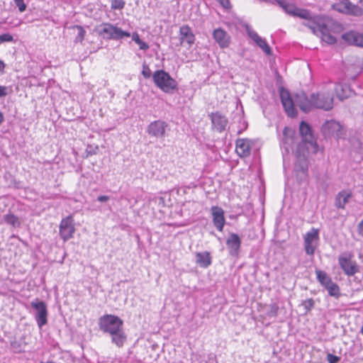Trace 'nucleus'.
<instances>
[{
    "label": "nucleus",
    "instance_id": "1",
    "mask_svg": "<svg viewBox=\"0 0 363 363\" xmlns=\"http://www.w3.org/2000/svg\"><path fill=\"white\" fill-rule=\"evenodd\" d=\"M330 84L327 86L323 88L321 90L312 93L308 98L306 94L302 93L296 94V104L303 112L308 113L311 111L313 108L323 109L324 111H329L333 107V95L330 92Z\"/></svg>",
    "mask_w": 363,
    "mask_h": 363
},
{
    "label": "nucleus",
    "instance_id": "2",
    "mask_svg": "<svg viewBox=\"0 0 363 363\" xmlns=\"http://www.w3.org/2000/svg\"><path fill=\"white\" fill-rule=\"evenodd\" d=\"M152 79L155 84L165 93L172 94L178 89L177 81L163 69L155 71L152 74Z\"/></svg>",
    "mask_w": 363,
    "mask_h": 363
},
{
    "label": "nucleus",
    "instance_id": "3",
    "mask_svg": "<svg viewBox=\"0 0 363 363\" xmlns=\"http://www.w3.org/2000/svg\"><path fill=\"white\" fill-rule=\"evenodd\" d=\"M99 329L109 335L123 328V320L117 315L106 314L99 319Z\"/></svg>",
    "mask_w": 363,
    "mask_h": 363
},
{
    "label": "nucleus",
    "instance_id": "4",
    "mask_svg": "<svg viewBox=\"0 0 363 363\" xmlns=\"http://www.w3.org/2000/svg\"><path fill=\"white\" fill-rule=\"evenodd\" d=\"M99 34L104 39L114 40H121L125 37L130 36V33L129 32L123 30L121 28H118L110 23H101L100 25Z\"/></svg>",
    "mask_w": 363,
    "mask_h": 363
},
{
    "label": "nucleus",
    "instance_id": "5",
    "mask_svg": "<svg viewBox=\"0 0 363 363\" xmlns=\"http://www.w3.org/2000/svg\"><path fill=\"white\" fill-rule=\"evenodd\" d=\"M321 131L325 138L334 137L338 139L345 135L343 127L335 120L325 121L322 125Z\"/></svg>",
    "mask_w": 363,
    "mask_h": 363
},
{
    "label": "nucleus",
    "instance_id": "6",
    "mask_svg": "<svg viewBox=\"0 0 363 363\" xmlns=\"http://www.w3.org/2000/svg\"><path fill=\"white\" fill-rule=\"evenodd\" d=\"M278 5L289 15L303 19L311 18V12L304 9L298 8L294 4L285 0H278Z\"/></svg>",
    "mask_w": 363,
    "mask_h": 363
},
{
    "label": "nucleus",
    "instance_id": "7",
    "mask_svg": "<svg viewBox=\"0 0 363 363\" xmlns=\"http://www.w3.org/2000/svg\"><path fill=\"white\" fill-rule=\"evenodd\" d=\"M319 240L318 229L313 228L304 236V249L308 255H313Z\"/></svg>",
    "mask_w": 363,
    "mask_h": 363
},
{
    "label": "nucleus",
    "instance_id": "8",
    "mask_svg": "<svg viewBox=\"0 0 363 363\" xmlns=\"http://www.w3.org/2000/svg\"><path fill=\"white\" fill-rule=\"evenodd\" d=\"M31 306L35 310V319L39 328H42L48 323V309L46 304L43 301L31 302Z\"/></svg>",
    "mask_w": 363,
    "mask_h": 363
},
{
    "label": "nucleus",
    "instance_id": "9",
    "mask_svg": "<svg viewBox=\"0 0 363 363\" xmlns=\"http://www.w3.org/2000/svg\"><path fill=\"white\" fill-rule=\"evenodd\" d=\"M60 235L65 241H67L73 237L75 232L74 219L72 216H68L62 219L60 223Z\"/></svg>",
    "mask_w": 363,
    "mask_h": 363
},
{
    "label": "nucleus",
    "instance_id": "10",
    "mask_svg": "<svg viewBox=\"0 0 363 363\" xmlns=\"http://www.w3.org/2000/svg\"><path fill=\"white\" fill-rule=\"evenodd\" d=\"M279 94L281 104L288 116L294 118L297 115L294 102L288 90L284 87L279 89Z\"/></svg>",
    "mask_w": 363,
    "mask_h": 363
},
{
    "label": "nucleus",
    "instance_id": "11",
    "mask_svg": "<svg viewBox=\"0 0 363 363\" xmlns=\"http://www.w3.org/2000/svg\"><path fill=\"white\" fill-rule=\"evenodd\" d=\"M296 160L294 164V172L296 174L298 182H304L308 178V160L306 156L296 157Z\"/></svg>",
    "mask_w": 363,
    "mask_h": 363
},
{
    "label": "nucleus",
    "instance_id": "12",
    "mask_svg": "<svg viewBox=\"0 0 363 363\" xmlns=\"http://www.w3.org/2000/svg\"><path fill=\"white\" fill-rule=\"evenodd\" d=\"M168 126L167 123L164 121H155L148 125L147 132L152 137L164 138L166 135V130Z\"/></svg>",
    "mask_w": 363,
    "mask_h": 363
},
{
    "label": "nucleus",
    "instance_id": "13",
    "mask_svg": "<svg viewBox=\"0 0 363 363\" xmlns=\"http://www.w3.org/2000/svg\"><path fill=\"white\" fill-rule=\"evenodd\" d=\"M241 243V239L238 234L235 233H230L226 240V245L230 256L238 257L240 252Z\"/></svg>",
    "mask_w": 363,
    "mask_h": 363
},
{
    "label": "nucleus",
    "instance_id": "14",
    "mask_svg": "<svg viewBox=\"0 0 363 363\" xmlns=\"http://www.w3.org/2000/svg\"><path fill=\"white\" fill-rule=\"evenodd\" d=\"M212 123V127L216 131L221 133L225 130L228 123V118L219 112L211 113L209 114Z\"/></svg>",
    "mask_w": 363,
    "mask_h": 363
},
{
    "label": "nucleus",
    "instance_id": "15",
    "mask_svg": "<svg viewBox=\"0 0 363 363\" xmlns=\"http://www.w3.org/2000/svg\"><path fill=\"white\" fill-rule=\"evenodd\" d=\"M338 262L344 273L347 276H353L358 271L356 263L350 257L340 256L338 257Z\"/></svg>",
    "mask_w": 363,
    "mask_h": 363
},
{
    "label": "nucleus",
    "instance_id": "16",
    "mask_svg": "<svg viewBox=\"0 0 363 363\" xmlns=\"http://www.w3.org/2000/svg\"><path fill=\"white\" fill-rule=\"evenodd\" d=\"M211 211L214 226L218 231L222 232L225 223L224 211L218 206H212Z\"/></svg>",
    "mask_w": 363,
    "mask_h": 363
},
{
    "label": "nucleus",
    "instance_id": "17",
    "mask_svg": "<svg viewBox=\"0 0 363 363\" xmlns=\"http://www.w3.org/2000/svg\"><path fill=\"white\" fill-rule=\"evenodd\" d=\"M342 39L350 45L363 48V33L350 30L342 35Z\"/></svg>",
    "mask_w": 363,
    "mask_h": 363
},
{
    "label": "nucleus",
    "instance_id": "18",
    "mask_svg": "<svg viewBox=\"0 0 363 363\" xmlns=\"http://www.w3.org/2000/svg\"><path fill=\"white\" fill-rule=\"evenodd\" d=\"M294 131L288 127H285L283 130V139L281 142V147L284 150L283 155L288 154L292 148V145L294 143Z\"/></svg>",
    "mask_w": 363,
    "mask_h": 363
},
{
    "label": "nucleus",
    "instance_id": "19",
    "mask_svg": "<svg viewBox=\"0 0 363 363\" xmlns=\"http://www.w3.org/2000/svg\"><path fill=\"white\" fill-rule=\"evenodd\" d=\"M252 141L247 138H240L236 140L235 151L241 157H246L250 155Z\"/></svg>",
    "mask_w": 363,
    "mask_h": 363
},
{
    "label": "nucleus",
    "instance_id": "20",
    "mask_svg": "<svg viewBox=\"0 0 363 363\" xmlns=\"http://www.w3.org/2000/svg\"><path fill=\"white\" fill-rule=\"evenodd\" d=\"M299 132L303 141L308 143L315 149L318 147L316 142L314 140L311 128L306 122H301Z\"/></svg>",
    "mask_w": 363,
    "mask_h": 363
},
{
    "label": "nucleus",
    "instance_id": "21",
    "mask_svg": "<svg viewBox=\"0 0 363 363\" xmlns=\"http://www.w3.org/2000/svg\"><path fill=\"white\" fill-rule=\"evenodd\" d=\"M179 40L181 45L186 43L189 47L194 43L195 35L189 26L184 25L180 27Z\"/></svg>",
    "mask_w": 363,
    "mask_h": 363
},
{
    "label": "nucleus",
    "instance_id": "22",
    "mask_svg": "<svg viewBox=\"0 0 363 363\" xmlns=\"http://www.w3.org/2000/svg\"><path fill=\"white\" fill-rule=\"evenodd\" d=\"M334 89L336 94V96L340 101H343L346 99L351 97L354 93L350 86L347 84L343 83H335L334 84Z\"/></svg>",
    "mask_w": 363,
    "mask_h": 363
},
{
    "label": "nucleus",
    "instance_id": "23",
    "mask_svg": "<svg viewBox=\"0 0 363 363\" xmlns=\"http://www.w3.org/2000/svg\"><path fill=\"white\" fill-rule=\"evenodd\" d=\"M213 37L216 42L222 48H228L230 43V37L222 28H217L213 32Z\"/></svg>",
    "mask_w": 363,
    "mask_h": 363
},
{
    "label": "nucleus",
    "instance_id": "24",
    "mask_svg": "<svg viewBox=\"0 0 363 363\" xmlns=\"http://www.w3.org/2000/svg\"><path fill=\"white\" fill-rule=\"evenodd\" d=\"M306 20L308 21L304 22L303 24L310 28L313 33L316 35H318L320 31H321L322 27L325 25L324 23L320 22V18L317 15L312 16L311 13V18Z\"/></svg>",
    "mask_w": 363,
    "mask_h": 363
},
{
    "label": "nucleus",
    "instance_id": "25",
    "mask_svg": "<svg viewBox=\"0 0 363 363\" xmlns=\"http://www.w3.org/2000/svg\"><path fill=\"white\" fill-rule=\"evenodd\" d=\"M195 262L201 268H208L212 264V257L208 251L196 252Z\"/></svg>",
    "mask_w": 363,
    "mask_h": 363
},
{
    "label": "nucleus",
    "instance_id": "26",
    "mask_svg": "<svg viewBox=\"0 0 363 363\" xmlns=\"http://www.w3.org/2000/svg\"><path fill=\"white\" fill-rule=\"evenodd\" d=\"M110 336L111 343L118 348L123 347L128 340L127 334L125 333L123 328L118 331L111 334Z\"/></svg>",
    "mask_w": 363,
    "mask_h": 363
},
{
    "label": "nucleus",
    "instance_id": "27",
    "mask_svg": "<svg viewBox=\"0 0 363 363\" xmlns=\"http://www.w3.org/2000/svg\"><path fill=\"white\" fill-rule=\"evenodd\" d=\"M351 197L352 193L350 191L346 190L340 191L335 197V206L338 208L344 209Z\"/></svg>",
    "mask_w": 363,
    "mask_h": 363
},
{
    "label": "nucleus",
    "instance_id": "28",
    "mask_svg": "<svg viewBox=\"0 0 363 363\" xmlns=\"http://www.w3.org/2000/svg\"><path fill=\"white\" fill-rule=\"evenodd\" d=\"M321 40L328 45H333L336 43V38L329 33L328 28L326 25L322 27L321 31L318 33V35Z\"/></svg>",
    "mask_w": 363,
    "mask_h": 363
},
{
    "label": "nucleus",
    "instance_id": "29",
    "mask_svg": "<svg viewBox=\"0 0 363 363\" xmlns=\"http://www.w3.org/2000/svg\"><path fill=\"white\" fill-rule=\"evenodd\" d=\"M315 274L317 280L324 288L333 282L332 279L325 272L317 269Z\"/></svg>",
    "mask_w": 363,
    "mask_h": 363
},
{
    "label": "nucleus",
    "instance_id": "30",
    "mask_svg": "<svg viewBox=\"0 0 363 363\" xmlns=\"http://www.w3.org/2000/svg\"><path fill=\"white\" fill-rule=\"evenodd\" d=\"M347 4L349 5L347 15L355 17L363 16V8L361 6L354 4L350 1H347Z\"/></svg>",
    "mask_w": 363,
    "mask_h": 363
},
{
    "label": "nucleus",
    "instance_id": "31",
    "mask_svg": "<svg viewBox=\"0 0 363 363\" xmlns=\"http://www.w3.org/2000/svg\"><path fill=\"white\" fill-rule=\"evenodd\" d=\"M3 219L6 223L11 225L13 228L20 226L21 223L18 218L11 213L5 214L3 217Z\"/></svg>",
    "mask_w": 363,
    "mask_h": 363
},
{
    "label": "nucleus",
    "instance_id": "32",
    "mask_svg": "<svg viewBox=\"0 0 363 363\" xmlns=\"http://www.w3.org/2000/svg\"><path fill=\"white\" fill-rule=\"evenodd\" d=\"M325 289L328 291V294L330 296L339 298L341 296L339 286L333 281L330 285H328Z\"/></svg>",
    "mask_w": 363,
    "mask_h": 363
},
{
    "label": "nucleus",
    "instance_id": "33",
    "mask_svg": "<svg viewBox=\"0 0 363 363\" xmlns=\"http://www.w3.org/2000/svg\"><path fill=\"white\" fill-rule=\"evenodd\" d=\"M308 145H310V144L308 143L305 142V141H303V140H302V141L301 143H299L297 145V148L296 150V157H298V156L308 157Z\"/></svg>",
    "mask_w": 363,
    "mask_h": 363
},
{
    "label": "nucleus",
    "instance_id": "34",
    "mask_svg": "<svg viewBox=\"0 0 363 363\" xmlns=\"http://www.w3.org/2000/svg\"><path fill=\"white\" fill-rule=\"evenodd\" d=\"M347 1L348 0H346L345 1H341L339 3H336V4H333L332 5L333 9L339 13L347 15L348 7H349V5L347 4Z\"/></svg>",
    "mask_w": 363,
    "mask_h": 363
},
{
    "label": "nucleus",
    "instance_id": "35",
    "mask_svg": "<svg viewBox=\"0 0 363 363\" xmlns=\"http://www.w3.org/2000/svg\"><path fill=\"white\" fill-rule=\"evenodd\" d=\"M73 29L77 30V35L74 40V43H82L84 40V37L86 35V30L82 26H74L72 27Z\"/></svg>",
    "mask_w": 363,
    "mask_h": 363
},
{
    "label": "nucleus",
    "instance_id": "36",
    "mask_svg": "<svg viewBox=\"0 0 363 363\" xmlns=\"http://www.w3.org/2000/svg\"><path fill=\"white\" fill-rule=\"evenodd\" d=\"M255 43L267 54L271 55V48L267 44V41L261 37Z\"/></svg>",
    "mask_w": 363,
    "mask_h": 363
},
{
    "label": "nucleus",
    "instance_id": "37",
    "mask_svg": "<svg viewBox=\"0 0 363 363\" xmlns=\"http://www.w3.org/2000/svg\"><path fill=\"white\" fill-rule=\"evenodd\" d=\"M301 306H303L306 313H307L314 308L315 301L313 298H310L303 301L301 303Z\"/></svg>",
    "mask_w": 363,
    "mask_h": 363
},
{
    "label": "nucleus",
    "instance_id": "38",
    "mask_svg": "<svg viewBox=\"0 0 363 363\" xmlns=\"http://www.w3.org/2000/svg\"><path fill=\"white\" fill-rule=\"evenodd\" d=\"M124 0H111V9L112 10H121L125 7Z\"/></svg>",
    "mask_w": 363,
    "mask_h": 363
},
{
    "label": "nucleus",
    "instance_id": "39",
    "mask_svg": "<svg viewBox=\"0 0 363 363\" xmlns=\"http://www.w3.org/2000/svg\"><path fill=\"white\" fill-rule=\"evenodd\" d=\"M11 347L15 353H21L23 351V347L21 342L16 340L11 342Z\"/></svg>",
    "mask_w": 363,
    "mask_h": 363
},
{
    "label": "nucleus",
    "instance_id": "40",
    "mask_svg": "<svg viewBox=\"0 0 363 363\" xmlns=\"http://www.w3.org/2000/svg\"><path fill=\"white\" fill-rule=\"evenodd\" d=\"M279 306L276 303L269 305V308L267 312V315L269 317H277L279 311Z\"/></svg>",
    "mask_w": 363,
    "mask_h": 363
},
{
    "label": "nucleus",
    "instance_id": "41",
    "mask_svg": "<svg viewBox=\"0 0 363 363\" xmlns=\"http://www.w3.org/2000/svg\"><path fill=\"white\" fill-rule=\"evenodd\" d=\"M151 70L148 65L144 63L143 65L142 74L145 78L148 79L151 77Z\"/></svg>",
    "mask_w": 363,
    "mask_h": 363
},
{
    "label": "nucleus",
    "instance_id": "42",
    "mask_svg": "<svg viewBox=\"0 0 363 363\" xmlns=\"http://www.w3.org/2000/svg\"><path fill=\"white\" fill-rule=\"evenodd\" d=\"M16 6L18 8L20 12H23L26 9V4L24 3L23 0H13Z\"/></svg>",
    "mask_w": 363,
    "mask_h": 363
},
{
    "label": "nucleus",
    "instance_id": "43",
    "mask_svg": "<svg viewBox=\"0 0 363 363\" xmlns=\"http://www.w3.org/2000/svg\"><path fill=\"white\" fill-rule=\"evenodd\" d=\"M13 40V36L9 33H4L0 35V43L11 42Z\"/></svg>",
    "mask_w": 363,
    "mask_h": 363
},
{
    "label": "nucleus",
    "instance_id": "44",
    "mask_svg": "<svg viewBox=\"0 0 363 363\" xmlns=\"http://www.w3.org/2000/svg\"><path fill=\"white\" fill-rule=\"evenodd\" d=\"M327 360L328 363H338L340 360V357L328 353L327 355Z\"/></svg>",
    "mask_w": 363,
    "mask_h": 363
},
{
    "label": "nucleus",
    "instance_id": "45",
    "mask_svg": "<svg viewBox=\"0 0 363 363\" xmlns=\"http://www.w3.org/2000/svg\"><path fill=\"white\" fill-rule=\"evenodd\" d=\"M247 34L250 36V38L255 41V43L257 42L258 39L260 38V36L257 33V32L252 30H247Z\"/></svg>",
    "mask_w": 363,
    "mask_h": 363
},
{
    "label": "nucleus",
    "instance_id": "46",
    "mask_svg": "<svg viewBox=\"0 0 363 363\" xmlns=\"http://www.w3.org/2000/svg\"><path fill=\"white\" fill-rule=\"evenodd\" d=\"M137 44L139 45L140 50H147L150 48L149 45L147 43H146L145 42L143 41L142 40H140L139 42H138Z\"/></svg>",
    "mask_w": 363,
    "mask_h": 363
},
{
    "label": "nucleus",
    "instance_id": "47",
    "mask_svg": "<svg viewBox=\"0 0 363 363\" xmlns=\"http://www.w3.org/2000/svg\"><path fill=\"white\" fill-rule=\"evenodd\" d=\"M8 94V87L0 85V98L6 96Z\"/></svg>",
    "mask_w": 363,
    "mask_h": 363
},
{
    "label": "nucleus",
    "instance_id": "48",
    "mask_svg": "<svg viewBox=\"0 0 363 363\" xmlns=\"http://www.w3.org/2000/svg\"><path fill=\"white\" fill-rule=\"evenodd\" d=\"M357 231L360 236L363 237V219L360 221L357 226Z\"/></svg>",
    "mask_w": 363,
    "mask_h": 363
},
{
    "label": "nucleus",
    "instance_id": "49",
    "mask_svg": "<svg viewBox=\"0 0 363 363\" xmlns=\"http://www.w3.org/2000/svg\"><path fill=\"white\" fill-rule=\"evenodd\" d=\"M219 3L224 7L228 8L230 6V1L229 0H217Z\"/></svg>",
    "mask_w": 363,
    "mask_h": 363
},
{
    "label": "nucleus",
    "instance_id": "50",
    "mask_svg": "<svg viewBox=\"0 0 363 363\" xmlns=\"http://www.w3.org/2000/svg\"><path fill=\"white\" fill-rule=\"evenodd\" d=\"M132 39L137 44L138 42H139L141 39L140 38V36L138 33L134 32L132 35Z\"/></svg>",
    "mask_w": 363,
    "mask_h": 363
},
{
    "label": "nucleus",
    "instance_id": "51",
    "mask_svg": "<svg viewBox=\"0 0 363 363\" xmlns=\"http://www.w3.org/2000/svg\"><path fill=\"white\" fill-rule=\"evenodd\" d=\"M97 200L100 202H106L109 200V197L108 196L102 195L98 196Z\"/></svg>",
    "mask_w": 363,
    "mask_h": 363
},
{
    "label": "nucleus",
    "instance_id": "52",
    "mask_svg": "<svg viewBox=\"0 0 363 363\" xmlns=\"http://www.w3.org/2000/svg\"><path fill=\"white\" fill-rule=\"evenodd\" d=\"M6 67V65L4 61L0 60V73L3 74L4 72V69Z\"/></svg>",
    "mask_w": 363,
    "mask_h": 363
},
{
    "label": "nucleus",
    "instance_id": "53",
    "mask_svg": "<svg viewBox=\"0 0 363 363\" xmlns=\"http://www.w3.org/2000/svg\"><path fill=\"white\" fill-rule=\"evenodd\" d=\"M4 114L0 112V125L4 122Z\"/></svg>",
    "mask_w": 363,
    "mask_h": 363
},
{
    "label": "nucleus",
    "instance_id": "54",
    "mask_svg": "<svg viewBox=\"0 0 363 363\" xmlns=\"http://www.w3.org/2000/svg\"><path fill=\"white\" fill-rule=\"evenodd\" d=\"M40 363H56L53 361H46V362H43V361H41Z\"/></svg>",
    "mask_w": 363,
    "mask_h": 363
},
{
    "label": "nucleus",
    "instance_id": "55",
    "mask_svg": "<svg viewBox=\"0 0 363 363\" xmlns=\"http://www.w3.org/2000/svg\"><path fill=\"white\" fill-rule=\"evenodd\" d=\"M358 3L360 4V6L363 8V0H358Z\"/></svg>",
    "mask_w": 363,
    "mask_h": 363
},
{
    "label": "nucleus",
    "instance_id": "56",
    "mask_svg": "<svg viewBox=\"0 0 363 363\" xmlns=\"http://www.w3.org/2000/svg\"><path fill=\"white\" fill-rule=\"evenodd\" d=\"M360 333H361L362 334V335H363V325H362V328H361Z\"/></svg>",
    "mask_w": 363,
    "mask_h": 363
},
{
    "label": "nucleus",
    "instance_id": "57",
    "mask_svg": "<svg viewBox=\"0 0 363 363\" xmlns=\"http://www.w3.org/2000/svg\"><path fill=\"white\" fill-rule=\"evenodd\" d=\"M350 78H351L352 79L354 80V79H356V76H352V77H350Z\"/></svg>",
    "mask_w": 363,
    "mask_h": 363
}]
</instances>
